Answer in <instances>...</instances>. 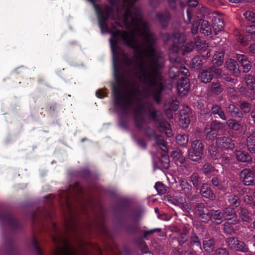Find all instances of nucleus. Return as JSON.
Segmentation results:
<instances>
[{
    "label": "nucleus",
    "instance_id": "nucleus-1",
    "mask_svg": "<svg viewBox=\"0 0 255 255\" xmlns=\"http://www.w3.org/2000/svg\"><path fill=\"white\" fill-rule=\"evenodd\" d=\"M96 10L99 23L103 32L111 34V46L113 53L115 74L117 79V61L128 68L129 74L133 75L143 84L141 90L135 82H131L125 92L114 87V100L117 106L126 110L132 105L136 106L135 120L138 128L141 127L146 111L153 119L160 113L154 110L151 103L145 101L152 96L157 103L163 89L162 69L164 59L156 48V38L150 31L148 23L142 18L139 8L133 6L137 0H108L113 7L117 8L118 21L108 24L113 17V11L108 6L101 7L96 4L97 0H88Z\"/></svg>",
    "mask_w": 255,
    "mask_h": 255
},
{
    "label": "nucleus",
    "instance_id": "nucleus-2",
    "mask_svg": "<svg viewBox=\"0 0 255 255\" xmlns=\"http://www.w3.org/2000/svg\"><path fill=\"white\" fill-rule=\"evenodd\" d=\"M185 40V36L182 33L175 32L173 35V44L170 48L169 54L170 60L174 63L169 69V75L172 78H175L180 74V58L177 56V54L180 48L183 46Z\"/></svg>",
    "mask_w": 255,
    "mask_h": 255
},
{
    "label": "nucleus",
    "instance_id": "nucleus-3",
    "mask_svg": "<svg viewBox=\"0 0 255 255\" xmlns=\"http://www.w3.org/2000/svg\"><path fill=\"white\" fill-rule=\"evenodd\" d=\"M55 245L54 255H76L71 250L66 239L60 236H52Z\"/></svg>",
    "mask_w": 255,
    "mask_h": 255
},
{
    "label": "nucleus",
    "instance_id": "nucleus-4",
    "mask_svg": "<svg viewBox=\"0 0 255 255\" xmlns=\"http://www.w3.org/2000/svg\"><path fill=\"white\" fill-rule=\"evenodd\" d=\"M204 146L201 141L196 140L191 143V147L188 151V156L193 161L200 159L203 155Z\"/></svg>",
    "mask_w": 255,
    "mask_h": 255
},
{
    "label": "nucleus",
    "instance_id": "nucleus-5",
    "mask_svg": "<svg viewBox=\"0 0 255 255\" xmlns=\"http://www.w3.org/2000/svg\"><path fill=\"white\" fill-rule=\"evenodd\" d=\"M226 242L228 247L232 250L244 253L248 252L249 249L245 243L239 240L237 238L230 237L227 239Z\"/></svg>",
    "mask_w": 255,
    "mask_h": 255
},
{
    "label": "nucleus",
    "instance_id": "nucleus-6",
    "mask_svg": "<svg viewBox=\"0 0 255 255\" xmlns=\"http://www.w3.org/2000/svg\"><path fill=\"white\" fill-rule=\"evenodd\" d=\"M195 214L199 216L203 222H207L210 219V210L203 204H197L194 209Z\"/></svg>",
    "mask_w": 255,
    "mask_h": 255
},
{
    "label": "nucleus",
    "instance_id": "nucleus-7",
    "mask_svg": "<svg viewBox=\"0 0 255 255\" xmlns=\"http://www.w3.org/2000/svg\"><path fill=\"white\" fill-rule=\"evenodd\" d=\"M240 175L245 185L250 186L255 184V175L251 170L244 169L241 172Z\"/></svg>",
    "mask_w": 255,
    "mask_h": 255
},
{
    "label": "nucleus",
    "instance_id": "nucleus-8",
    "mask_svg": "<svg viewBox=\"0 0 255 255\" xmlns=\"http://www.w3.org/2000/svg\"><path fill=\"white\" fill-rule=\"evenodd\" d=\"M192 187L187 180L181 178L179 180V185L177 187V192L185 196H189L191 194Z\"/></svg>",
    "mask_w": 255,
    "mask_h": 255
},
{
    "label": "nucleus",
    "instance_id": "nucleus-9",
    "mask_svg": "<svg viewBox=\"0 0 255 255\" xmlns=\"http://www.w3.org/2000/svg\"><path fill=\"white\" fill-rule=\"evenodd\" d=\"M216 143L219 147L224 149H232L235 147L234 140L226 136L218 137L216 139Z\"/></svg>",
    "mask_w": 255,
    "mask_h": 255
},
{
    "label": "nucleus",
    "instance_id": "nucleus-10",
    "mask_svg": "<svg viewBox=\"0 0 255 255\" xmlns=\"http://www.w3.org/2000/svg\"><path fill=\"white\" fill-rule=\"evenodd\" d=\"M222 216L225 220H233L232 224H238L240 222L235 210L231 207H227L224 209Z\"/></svg>",
    "mask_w": 255,
    "mask_h": 255
},
{
    "label": "nucleus",
    "instance_id": "nucleus-11",
    "mask_svg": "<svg viewBox=\"0 0 255 255\" xmlns=\"http://www.w3.org/2000/svg\"><path fill=\"white\" fill-rule=\"evenodd\" d=\"M190 89V82L187 78H181L177 85L178 93L181 96L185 95Z\"/></svg>",
    "mask_w": 255,
    "mask_h": 255
},
{
    "label": "nucleus",
    "instance_id": "nucleus-12",
    "mask_svg": "<svg viewBox=\"0 0 255 255\" xmlns=\"http://www.w3.org/2000/svg\"><path fill=\"white\" fill-rule=\"evenodd\" d=\"M247 146L251 153H255V128L250 129L249 135L246 138Z\"/></svg>",
    "mask_w": 255,
    "mask_h": 255
},
{
    "label": "nucleus",
    "instance_id": "nucleus-13",
    "mask_svg": "<svg viewBox=\"0 0 255 255\" xmlns=\"http://www.w3.org/2000/svg\"><path fill=\"white\" fill-rule=\"evenodd\" d=\"M236 58L239 62H240L243 68L244 72L245 73L248 72L252 66L250 61L248 60V57L243 54H237Z\"/></svg>",
    "mask_w": 255,
    "mask_h": 255
},
{
    "label": "nucleus",
    "instance_id": "nucleus-14",
    "mask_svg": "<svg viewBox=\"0 0 255 255\" xmlns=\"http://www.w3.org/2000/svg\"><path fill=\"white\" fill-rule=\"evenodd\" d=\"M212 21L213 29L217 34L222 30L224 26L223 18L221 15H216L213 17Z\"/></svg>",
    "mask_w": 255,
    "mask_h": 255
},
{
    "label": "nucleus",
    "instance_id": "nucleus-15",
    "mask_svg": "<svg viewBox=\"0 0 255 255\" xmlns=\"http://www.w3.org/2000/svg\"><path fill=\"white\" fill-rule=\"evenodd\" d=\"M226 65L227 69L233 75L237 76L239 73V65L235 60L229 59L226 61Z\"/></svg>",
    "mask_w": 255,
    "mask_h": 255
},
{
    "label": "nucleus",
    "instance_id": "nucleus-16",
    "mask_svg": "<svg viewBox=\"0 0 255 255\" xmlns=\"http://www.w3.org/2000/svg\"><path fill=\"white\" fill-rule=\"evenodd\" d=\"M235 155L237 159L243 162H250L252 161V157L249 153L242 150H236Z\"/></svg>",
    "mask_w": 255,
    "mask_h": 255
},
{
    "label": "nucleus",
    "instance_id": "nucleus-17",
    "mask_svg": "<svg viewBox=\"0 0 255 255\" xmlns=\"http://www.w3.org/2000/svg\"><path fill=\"white\" fill-rule=\"evenodd\" d=\"M158 127L161 132H165L168 136H171L172 135L170 125L166 121H160L158 123Z\"/></svg>",
    "mask_w": 255,
    "mask_h": 255
},
{
    "label": "nucleus",
    "instance_id": "nucleus-18",
    "mask_svg": "<svg viewBox=\"0 0 255 255\" xmlns=\"http://www.w3.org/2000/svg\"><path fill=\"white\" fill-rule=\"evenodd\" d=\"M200 193L202 195L206 198H208L211 200H214L215 199V195L213 193L210 187L207 184H203L201 186Z\"/></svg>",
    "mask_w": 255,
    "mask_h": 255
},
{
    "label": "nucleus",
    "instance_id": "nucleus-19",
    "mask_svg": "<svg viewBox=\"0 0 255 255\" xmlns=\"http://www.w3.org/2000/svg\"><path fill=\"white\" fill-rule=\"evenodd\" d=\"M210 219L216 224H220L223 221V216L220 210H210Z\"/></svg>",
    "mask_w": 255,
    "mask_h": 255
},
{
    "label": "nucleus",
    "instance_id": "nucleus-20",
    "mask_svg": "<svg viewBox=\"0 0 255 255\" xmlns=\"http://www.w3.org/2000/svg\"><path fill=\"white\" fill-rule=\"evenodd\" d=\"M224 55L225 51L223 49H221L220 51L216 52L213 56V61L214 65L217 66H221L223 63Z\"/></svg>",
    "mask_w": 255,
    "mask_h": 255
},
{
    "label": "nucleus",
    "instance_id": "nucleus-21",
    "mask_svg": "<svg viewBox=\"0 0 255 255\" xmlns=\"http://www.w3.org/2000/svg\"><path fill=\"white\" fill-rule=\"evenodd\" d=\"M179 103L173 98L169 99L165 102V111H176L178 109Z\"/></svg>",
    "mask_w": 255,
    "mask_h": 255
},
{
    "label": "nucleus",
    "instance_id": "nucleus-22",
    "mask_svg": "<svg viewBox=\"0 0 255 255\" xmlns=\"http://www.w3.org/2000/svg\"><path fill=\"white\" fill-rule=\"evenodd\" d=\"M213 124L207 126L205 129L206 138L209 140H214L217 135V130L213 128Z\"/></svg>",
    "mask_w": 255,
    "mask_h": 255
},
{
    "label": "nucleus",
    "instance_id": "nucleus-23",
    "mask_svg": "<svg viewBox=\"0 0 255 255\" xmlns=\"http://www.w3.org/2000/svg\"><path fill=\"white\" fill-rule=\"evenodd\" d=\"M212 184L217 187L219 189L225 190L227 187V183L218 177H214L212 180Z\"/></svg>",
    "mask_w": 255,
    "mask_h": 255
},
{
    "label": "nucleus",
    "instance_id": "nucleus-24",
    "mask_svg": "<svg viewBox=\"0 0 255 255\" xmlns=\"http://www.w3.org/2000/svg\"><path fill=\"white\" fill-rule=\"evenodd\" d=\"M215 241L213 239L205 240L203 241V247L205 251L210 253L215 248Z\"/></svg>",
    "mask_w": 255,
    "mask_h": 255
},
{
    "label": "nucleus",
    "instance_id": "nucleus-25",
    "mask_svg": "<svg viewBox=\"0 0 255 255\" xmlns=\"http://www.w3.org/2000/svg\"><path fill=\"white\" fill-rule=\"evenodd\" d=\"M213 77V74L211 73L209 68L203 71L199 76V78L203 83H207L210 82Z\"/></svg>",
    "mask_w": 255,
    "mask_h": 255
},
{
    "label": "nucleus",
    "instance_id": "nucleus-26",
    "mask_svg": "<svg viewBox=\"0 0 255 255\" xmlns=\"http://www.w3.org/2000/svg\"><path fill=\"white\" fill-rule=\"evenodd\" d=\"M239 216L243 222H249L252 220L251 213L245 208L240 207Z\"/></svg>",
    "mask_w": 255,
    "mask_h": 255
},
{
    "label": "nucleus",
    "instance_id": "nucleus-27",
    "mask_svg": "<svg viewBox=\"0 0 255 255\" xmlns=\"http://www.w3.org/2000/svg\"><path fill=\"white\" fill-rule=\"evenodd\" d=\"M227 111L234 117H241L242 116V114L240 111L239 109L233 104H230L228 106Z\"/></svg>",
    "mask_w": 255,
    "mask_h": 255
},
{
    "label": "nucleus",
    "instance_id": "nucleus-28",
    "mask_svg": "<svg viewBox=\"0 0 255 255\" xmlns=\"http://www.w3.org/2000/svg\"><path fill=\"white\" fill-rule=\"evenodd\" d=\"M223 91L222 85L218 82H212L210 88V91L214 95H219Z\"/></svg>",
    "mask_w": 255,
    "mask_h": 255
},
{
    "label": "nucleus",
    "instance_id": "nucleus-29",
    "mask_svg": "<svg viewBox=\"0 0 255 255\" xmlns=\"http://www.w3.org/2000/svg\"><path fill=\"white\" fill-rule=\"evenodd\" d=\"M200 32L207 35H209L211 34V27L207 20H203L202 21L201 23Z\"/></svg>",
    "mask_w": 255,
    "mask_h": 255
},
{
    "label": "nucleus",
    "instance_id": "nucleus-30",
    "mask_svg": "<svg viewBox=\"0 0 255 255\" xmlns=\"http://www.w3.org/2000/svg\"><path fill=\"white\" fill-rule=\"evenodd\" d=\"M244 79L248 88L252 91L255 90V77L252 75L247 74L245 76Z\"/></svg>",
    "mask_w": 255,
    "mask_h": 255
},
{
    "label": "nucleus",
    "instance_id": "nucleus-31",
    "mask_svg": "<svg viewBox=\"0 0 255 255\" xmlns=\"http://www.w3.org/2000/svg\"><path fill=\"white\" fill-rule=\"evenodd\" d=\"M157 16L162 26L166 27L170 17L169 13L168 12H165L164 14L158 13Z\"/></svg>",
    "mask_w": 255,
    "mask_h": 255
},
{
    "label": "nucleus",
    "instance_id": "nucleus-32",
    "mask_svg": "<svg viewBox=\"0 0 255 255\" xmlns=\"http://www.w3.org/2000/svg\"><path fill=\"white\" fill-rule=\"evenodd\" d=\"M177 143L182 146H186L189 140L188 135L184 134H178L176 137Z\"/></svg>",
    "mask_w": 255,
    "mask_h": 255
},
{
    "label": "nucleus",
    "instance_id": "nucleus-33",
    "mask_svg": "<svg viewBox=\"0 0 255 255\" xmlns=\"http://www.w3.org/2000/svg\"><path fill=\"white\" fill-rule=\"evenodd\" d=\"M203 65L202 61L199 56H195L194 57L190 63V66L192 68L196 69H200L202 68Z\"/></svg>",
    "mask_w": 255,
    "mask_h": 255
},
{
    "label": "nucleus",
    "instance_id": "nucleus-34",
    "mask_svg": "<svg viewBox=\"0 0 255 255\" xmlns=\"http://www.w3.org/2000/svg\"><path fill=\"white\" fill-rule=\"evenodd\" d=\"M154 187L159 194L163 195L167 192L166 187L161 182H156Z\"/></svg>",
    "mask_w": 255,
    "mask_h": 255
},
{
    "label": "nucleus",
    "instance_id": "nucleus-35",
    "mask_svg": "<svg viewBox=\"0 0 255 255\" xmlns=\"http://www.w3.org/2000/svg\"><path fill=\"white\" fill-rule=\"evenodd\" d=\"M229 203L232 206H238L240 204L239 198L235 195H231L228 196Z\"/></svg>",
    "mask_w": 255,
    "mask_h": 255
},
{
    "label": "nucleus",
    "instance_id": "nucleus-36",
    "mask_svg": "<svg viewBox=\"0 0 255 255\" xmlns=\"http://www.w3.org/2000/svg\"><path fill=\"white\" fill-rule=\"evenodd\" d=\"M227 125L229 128L233 130H239L240 128V125L235 120L230 119L227 122Z\"/></svg>",
    "mask_w": 255,
    "mask_h": 255
},
{
    "label": "nucleus",
    "instance_id": "nucleus-37",
    "mask_svg": "<svg viewBox=\"0 0 255 255\" xmlns=\"http://www.w3.org/2000/svg\"><path fill=\"white\" fill-rule=\"evenodd\" d=\"M188 233L186 231L181 232L177 238V241L179 244L181 245H183L188 240Z\"/></svg>",
    "mask_w": 255,
    "mask_h": 255
},
{
    "label": "nucleus",
    "instance_id": "nucleus-38",
    "mask_svg": "<svg viewBox=\"0 0 255 255\" xmlns=\"http://www.w3.org/2000/svg\"><path fill=\"white\" fill-rule=\"evenodd\" d=\"M200 177L198 173H194L190 177V180L195 187L197 188L200 183Z\"/></svg>",
    "mask_w": 255,
    "mask_h": 255
},
{
    "label": "nucleus",
    "instance_id": "nucleus-39",
    "mask_svg": "<svg viewBox=\"0 0 255 255\" xmlns=\"http://www.w3.org/2000/svg\"><path fill=\"white\" fill-rule=\"evenodd\" d=\"M243 15L247 20L255 23V12L252 11H246L244 13Z\"/></svg>",
    "mask_w": 255,
    "mask_h": 255
},
{
    "label": "nucleus",
    "instance_id": "nucleus-40",
    "mask_svg": "<svg viewBox=\"0 0 255 255\" xmlns=\"http://www.w3.org/2000/svg\"><path fill=\"white\" fill-rule=\"evenodd\" d=\"M190 244L191 246H196L200 249H201V243L198 236L196 235H193L190 239Z\"/></svg>",
    "mask_w": 255,
    "mask_h": 255
},
{
    "label": "nucleus",
    "instance_id": "nucleus-41",
    "mask_svg": "<svg viewBox=\"0 0 255 255\" xmlns=\"http://www.w3.org/2000/svg\"><path fill=\"white\" fill-rule=\"evenodd\" d=\"M161 163L164 168L165 169L168 168L170 164L169 156L166 154L162 155L161 157Z\"/></svg>",
    "mask_w": 255,
    "mask_h": 255
},
{
    "label": "nucleus",
    "instance_id": "nucleus-42",
    "mask_svg": "<svg viewBox=\"0 0 255 255\" xmlns=\"http://www.w3.org/2000/svg\"><path fill=\"white\" fill-rule=\"evenodd\" d=\"M196 45L197 48L201 50V52L205 51L208 47L206 43L203 42V41H199L198 39L196 41Z\"/></svg>",
    "mask_w": 255,
    "mask_h": 255
},
{
    "label": "nucleus",
    "instance_id": "nucleus-43",
    "mask_svg": "<svg viewBox=\"0 0 255 255\" xmlns=\"http://www.w3.org/2000/svg\"><path fill=\"white\" fill-rule=\"evenodd\" d=\"M215 170L213 166L209 163L205 164L203 167V171L205 174H209Z\"/></svg>",
    "mask_w": 255,
    "mask_h": 255
},
{
    "label": "nucleus",
    "instance_id": "nucleus-44",
    "mask_svg": "<svg viewBox=\"0 0 255 255\" xmlns=\"http://www.w3.org/2000/svg\"><path fill=\"white\" fill-rule=\"evenodd\" d=\"M157 143L158 145H160V148L166 151L167 149L166 145H165L164 139L161 136H158L157 138Z\"/></svg>",
    "mask_w": 255,
    "mask_h": 255
},
{
    "label": "nucleus",
    "instance_id": "nucleus-45",
    "mask_svg": "<svg viewBox=\"0 0 255 255\" xmlns=\"http://www.w3.org/2000/svg\"><path fill=\"white\" fill-rule=\"evenodd\" d=\"M194 48V44L192 42L187 43L182 50V54L185 55L187 53L192 51Z\"/></svg>",
    "mask_w": 255,
    "mask_h": 255
},
{
    "label": "nucleus",
    "instance_id": "nucleus-46",
    "mask_svg": "<svg viewBox=\"0 0 255 255\" xmlns=\"http://www.w3.org/2000/svg\"><path fill=\"white\" fill-rule=\"evenodd\" d=\"M240 108L243 110L245 113H249L250 111V104L246 102H241L240 105Z\"/></svg>",
    "mask_w": 255,
    "mask_h": 255
},
{
    "label": "nucleus",
    "instance_id": "nucleus-47",
    "mask_svg": "<svg viewBox=\"0 0 255 255\" xmlns=\"http://www.w3.org/2000/svg\"><path fill=\"white\" fill-rule=\"evenodd\" d=\"M224 232L228 234H232L234 233V229L229 223H226L224 224Z\"/></svg>",
    "mask_w": 255,
    "mask_h": 255
},
{
    "label": "nucleus",
    "instance_id": "nucleus-48",
    "mask_svg": "<svg viewBox=\"0 0 255 255\" xmlns=\"http://www.w3.org/2000/svg\"><path fill=\"white\" fill-rule=\"evenodd\" d=\"M214 255H229V253L225 248H219L215 250Z\"/></svg>",
    "mask_w": 255,
    "mask_h": 255
},
{
    "label": "nucleus",
    "instance_id": "nucleus-49",
    "mask_svg": "<svg viewBox=\"0 0 255 255\" xmlns=\"http://www.w3.org/2000/svg\"><path fill=\"white\" fill-rule=\"evenodd\" d=\"M209 152L213 159H218L220 157L219 154L216 151V148L214 146H211L210 147Z\"/></svg>",
    "mask_w": 255,
    "mask_h": 255
},
{
    "label": "nucleus",
    "instance_id": "nucleus-50",
    "mask_svg": "<svg viewBox=\"0 0 255 255\" xmlns=\"http://www.w3.org/2000/svg\"><path fill=\"white\" fill-rule=\"evenodd\" d=\"M32 245L35 252L37 253L38 255H42L41 250L38 246V243L36 239H33L32 241Z\"/></svg>",
    "mask_w": 255,
    "mask_h": 255
},
{
    "label": "nucleus",
    "instance_id": "nucleus-51",
    "mask_svg": "<svg viewBox=\"0 0 255 255\" xmlns=\"http://www.w3.org/2000/svg\"><path fill=\"white\" fill-rule=\"evenodd\" d=\"M211 73L212 74L214 73L217 76H220L222 73V70L220 68H216L214 67H212L209 68Z\"/></svg>",
    "mask_w": 255,
    "mask_h": 255
},
{
    "label": "nucleus",
    "instance_id": "nucleus-52",
    "mask_svg": "<svg viewBox=\"0 0 255 255\" xmlns=\"http://www.w3.org/2000/svg\"><path fill=\"white\" fill-rule=\"evenodd\" d=\"M211 124H213V128H217L219 129H224L225 127V125L222 123L216 122H213L211 123Z\"/></svg>",
    "mask_w": 255,
    "mask_h": 255
},
{
    "label": "nucleus",
    "instance_id": "nucleus-53",
    "mask_svg": "<svg viewBox=\"0 0 255 255\" xmlns=\"http://www.w3.org/2000/svg\"><path fill=\"white\" fill-rule=\"evenodd\" d=\"M222 110L221 107L217 105H213L212 107V112L215 115H217Z\"/></svg>",
    "mask_w": 255,
    "mask_h": 255
},
{
    "label": "nucleus",
    "instance_id": "nucleus-54",
    "mask_svg": "<svg viewBox=\"0 0 255 255\" xmlns=\"http://www.w3.org/2000/svg\"><path fill=\"white\" fill-rule=\"evenodd\" d=\"M180 74L187 76L189 74V71L187 68H186L182 64H180Z\"/></svg>",
    "mask_w": 255,
    "mask_h": 255
},
{
    "label": "nucleus",
    "instance_id": "nucleus-55",
    "mask_svg": "<svg viewBox=\"0 0 255 255\" xmlns=\"http://www.w3.org/2000/svg\"><path fill=\"white\" fill-rule=\"evenodd\" d=\"M200 24V23L198 22V21L196 22L195 23H194L192 24V27L191 28V31L192 33L193 34H195L197 33L198 29V26Z\"/></svg>",
    "mask_w": 255,
    "mask_h": 255
},
{
    "label": "nucleus",
    "instance_id": "nucleus-56",
    "mask_svg": "<svg viewBox=\"0 0 255 255\" xmlns=\"http://www.w3.org/2000/svg\"><path fill=\"white\" fill-rule=\"evenodd\" d=\"M160 231H161L160 229H153L150 230L149 231H146L144 233V236L145 238H146L150 235H151V234H152L155 232H160Z\"/></svg>",
    "mask_w": 255,
    "mask_h": 255
},
{
    "label": "nucleus",
    "instance_id": "nucleus-57",
    "mask_svg": "<svg viewBox=\"0 0 255 255\" xmlns=\"http://www.w3.org/2000/svg\"><path fill=\"white\" fill-rule=\"evenodd\" d=\"M246 30L248 32L251 34H255V24H253L247 26Z\"/></svg>",
    "mask_w": 255,
    "mask_h": 255
},
{
    "label": "nucleus",
    "instance_id": "nucleus-58",
    "mask_svg": "<svg viewBox=\"0 0 255 255\" xmlns=\"http://www.w3.org/2000/svg\"><path fill=\"white\" fill-rule=\"evenodd\" d=\"M181 122L182 125V126L184 128H187L189 124H190V120L188 117L184 118V123H183V119H181Z\"/></svg>",
    "mask_w": 255,
    "mask_h": 255
},
{
    "label": "nucleus",
    "instance_id": "nucleus-59",
    "mask_svg": "<svg viewBox=\"0 0 255 255\" xmlns=\"http://www.w3.org/2000/svg\"><path fill=\"white\" fill-rule=\"evenodd\" d=\"M188 2L189 6L191 7H195L198 4L197 0H188Z\"/></svg>",
    "mask_w": 255,
    "mask_h": 255
},
{
    "label": "nucleus",
    "instance_id": "nucleus-60",
    "mask_svg": "<svg viewBox=\"0 0 255 255\" xmlns=\"http://www.w3.org/2000/svg\"><path fill=\"white\" fill-rule=\"evenodd\" d=\"M106 95L105 93L102 90H99L96 92V96L99 98H103Z\"/></svg>",
    "mask_w": 255,
    "mask_h": 255
},
{
    "label": "nucleus",
    "instance_id": "nucleus-61",
    "mask_svg": "<svg viewBox=\"0 0 255 255\" xmlns=\"http://www.w3.org/2000/svg\"><path fill=\"white\" fill-rule=\"evenodd\" d=\"M253 198L251 196L246 195L244 197V201L247 204H250L252 201Z\"/></svg>",
    "mask_w": 255,
    "mask_h": 255
},
{
    "label": "nucleus",
    "instance_id": "nucleus-62",
    "mask_svg": "<svg viewBox=\"0 0 255 255\" xmlns=\"http://www.w3.org/2000/svg\"><path fill=\"white\" fill-rule=\"evenodd\" d=\"M137 144L142 148H145L146 147V143L143 139H139L137 140Z\"/></svg>",
    "mask_w": 255,
    "mask_h": 255
},
{
    "label": "nucleus",
    "instance_id": "nucleus-63",
    "mask_svg": "<svg viewBox=\"0 0 255 255\" xmlns=\"http://www.w3.org/2000/svg\"><path fill=\"white\" fill-rule=\"evenodd\" d=\"M249 48L250 52L255 54V43L251 44Z\"/></svg>",
    "mask_w": 255,
    "mask_h": 255
},
{
    "label": "nucleus",
    "instance_id": "nucleus-64",
    "mask_svg": "<svg viewBox=\"0 0 255 255\" xmlns=\"http://www.w3.org/2000/svg\"><path fill=\"white\" fill-rule=\"evenodd\" d=\"M217 115L221 119H222L223 120H226L227 119L225 113L222 110L221 111L220 113H219Z\"/></svg>",
    "mask_w": 255,
    "mask_h": 255
}]
</instances>
